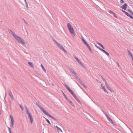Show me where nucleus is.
Returning a JSON list of instances; mask_svg holds the SVG:
<instances>
[{
	"instance_id": "f257e3e1",
	"label": "nucleus",
	"mask_w": 133,
	"mask_h": 133,
	"mask_svg": "<svg viewBox=\"0 0 133 133\" xmlns=\"http://www.w3.org/2000/svg\"><path fill=\"white\" fill-rule=\"evenodd\" d=\"M9 33L12 35L14 37L15 39L19 43H21L22 45H25V42L21 37L16 35L15 33H14L10 30H9Z\"/></svg>"
},
{
	"instance_id": "f03ea898",
	"label": "nucleus",
	"mask_w": 133,
	"mask_h": 133,
	"mask_svg": "<svg viewBox=\"0 0 133 133\" xmlns=\"http://www.w3.org/2000/svg\"><path fill=\"white\" fill-rule=\"evenodd\" d=\"M67 26L69 30L73 36H75V30L72 25L69 23L67 24Z\"/></svg>"
},
{
	"instance_id": "7ed1b4c3",
	"label": "nucleus",
	"mask_w": 133,
	"mask_h": 133,
	"mask_svg": "<svg viewBox=\"0 0 133 133\" xmlns=\"http://www.w3.org/2000/svg\"><path fill=\"white\" fill-rule=\"evenodd\" d=\"M38 107L41 109V110L46 115L48 116L51 118L55 120H57L53 116L50 115L49 113L47 112L45 110L43 109V108L40 105H38Z\"/></svg>"
},
{
	"instance_id": "20e7f679",
	"label": "nucleus",
	"mask_w": 133,
	"mask_h": 133,
	"mask_svg": "<svg viewBox=\"0 0 133 133\" xmlns=\"http://www.w3.org/2000/svg\"><path fill=\"white\" fill-rule=\"evenodd\" d=\"M25 108L26 110V113L28 115V117L30 119V121L31 123V124H32L33 122V119L32 117L30 111L28 110V108L26 106H25Z\"/></svg>"
},
{
	"instance_id": "39448f33",
	"label": "nucleus",
	"mask_w": 133,
	"mask_h": 133,
	"mask_svg": "<svg viewBox=\"0 0 133 133\" xmlns=\"http://www.w3.org/2000/svg\"><path fill=\"white\" fill-rule=\"evenodd\" d=\"M68 91L74 97L76 100L78 101V102L79 103H81L80 101L79 100V99L77 98L74 92L72 91L70 89L68 90Z\"/></svg>"
},
{
	"instance_id": "423d86ee",
	"label": "nucleus",
	"mask_w": 133,
	"mask_h": 133,
	"mask_svg": "<svg viewBox=\"0 0 133 133\" xmlns=\"http://www.w3.org/2000/svg\"><path fill=\"white\" fill-rule=\"evenodd\" d=\"M55 42L56 43L57 45H58V47L63 51L65 53H66V51L64 49L63 46L59 43H58L57 42L55 41Z\"/></svg>"
},
{
	"instance_id": "0eeeda50",
	"label": "nucleus",
	"mask_w": 133,
	"mask_h": 133,
	"mask_svg": "<svg viewBox=\"0 0 133 133\" xmlns=\"http://www.w3.org/2000/svg\"><path fill=\"white\" fill-rule=\"evenodd\" d=\"M10 116L11 119V124H12V127H14V121L13 117L11 115H10Z\"/></svg>"
},
{
	"instance_id": "6e6552de",
	"label": "nucleus",
	"mask_w": 133,
	"mask_h": 133,
	"mask_svg": "<svg viewBox=\"0 0 133 133\" xmlns=\"http://www.w3.org/2000/svg\"><path fill=\"white\" fill-rule=\"evenodd\" d=\"M55 127L57 128L59 133L63 132L62 130L59 128L57 126H55Z\"/></svg>"
},
{
	"instance_id": "1a4fd4ad",
	"label": "nucleus",
	"mask_w": 133,
	"mask_h": 133,
	"mask_svg": "<svg viewBox=\"0 0 133 133\" xmlns=\"http://www.w3.org/2000/svg\"><path fill=\"white\" fill-rule=\"evenodd\" d=\"M75 58L76 59L78 63L82 66H84L83 65L82 63L76 57H75Z\"/></svg>"
},
{
	"instance_id": "9d476101",
	"label": "nucleus",
	"mask_w": 133,
	"mask_h": 133,
	"mask_svg": "<svg viewBox=\"0 0 133 133\" xmlns=\"http://www.w3.org/2000/svg\"><path fill=\"white\" fill-rule=\"evenodd\" d=\"M109 12L111 14H113L114 15V16L116 18H117V17L116 16L114 12L113 11L109 10Z\"/></svg>"
},
{
	"instance_id": "9b49d317",
	"label": "nucleus",
	"mask_w": 133,
	"mask_h": 133,
	"mask_svg": "<svg viewBox=\"0 0 133 133\" xmlns=\"http://www.w3.org/2000/svg\"><path fill=\"white\" fill-rule=\"evenodd\" d=\"M121 10L123 12H125V4L121 7Z\"/></svg>"
},
{
	"instance_id": "f8f14e48",
	"label": "nucleus",
	"mask_w": 133,
	"mask_h": 133,
	"mask_svg": "<svg viewBox=\"0 0 133 133\" xmlns=\"http://www.w3.org/2000/svg\"><path fill=\"white\" fill-rule=\"evenodd\" d=\"M107 118L108 120L111 123L113 124V122L112 120L108 116H107Z\"/></svg>"
},
{
	"instance_id": "ddd939ff",
	"label": "nucleus",
	"mask_w": 133,
	"mask_h": 133,
	"mask_svg": "<svg viewBox=\"0 0 133 133\" xmlns=\"http://www.w3.org/2000/svg\"><path fill=\"white\" fill-rule=\"evenodd\" d=\"M101 87L102 89H103L104 91L107 93V94H108V92L107 91V90L103 86L102 84H101Z\"/></svg>"
},
{
	"instance_id": "4468645a",
	"label": "nucleus",
	"mask_w": 133,
	"mask_h": 133,
	"mask_svg": "<svg viewBox=\"0 0 133 133\" xmlns=\"http://www.w3.org/2000/svg\"><path fill=\"white\" fill-rule=\"evenodd\" d=\"M28 64L31 68H34V65L32 63L30 62H28Z\"/></svg>"
},
{
	"instance_id": "2eb2a0df",
	"label": "nucleus",
	"mask_w": 133,
	"mask_h": 133,
	"mask_svg": "<svg viewBox=\"0 0 133 133\" xmlns=\"http://www.w3.org/2000/svg\"><path fill=\"white\" fill-rule=\"evenodd\" d=\"M9 96L11 97V99L13 100H14V98L13 97L12 94L11 92H9Z\"/></svg>"
},
{
	"instance_id": "dca6fc26",
	"label": "nucleus",
	"mask_w": 133,
	"mask_h": 133,
	"mask_svg": "<svg viewBox=\"0 0 133 133\" xmlns=\"http://www.w3.org/2000/svg\"><path fill=\"white\" fill-rule=\"evenodd\" d=\"M125 15H126L127 16L130 17V18H131L132 17V16L130 15L129 14L128 12H127L126 11L125 12Z\"/></svg>"
},
{
	"instance_id": "f3484780",
	"label": "nucleus",
	"mask_w": 133,
	"mask_h": 133,
	"mask_svg": "<svg viewBox=\"0 0 133 133\" xmlns=\"http://www.w3.org/2000/svg\"><path fill=\"white\" fill-rule=\"evenodd\" d=\"M41 67H42V68L43 69V70H44V71L45 72H46V70L45 69L44 67L43 66V65H42L41 64Z\"/></svg>"
},
{
	"instance_id": "a211bd4d",
	"label": "nucleus",
	"mask_w": 133,
	"mask_h": 133,
	"mask_svg": "<svg viewBox=\"0 0 133 133\" xmlns=\"http://www.w3.org/2000/svg\"><path fill=\"white\" fill-rule=\"evenodd\" d=\"M82 41H83V42H84V43L86 45H87L88 44V43L86 42V41L83 39L82 38Z\"/></svg>"
},
{
	"instance_id": "6ab92c4d",
	"label": "nucleus",
	"mask_w": 133,
	"mask_h": 133,
	"mask_svg": "<svg viewBox=\"0 0 133 133\" xmlns=\"http://www.w3.org/2000/svg\"><path fill=\"white\" fill-rule=\"evenodd\" d=\"M97 43L100 46H101L103 49H104V46H103L101 43H100L99 42H98Z\"/></svg>"
},
{
	"instance_id": "aec40b11",
	"label": "nucleus",
	"mask_w": 133,
	"mask_h": 133,
	"mask_svg": "<svg viewBox=\"0 0 133 133\" xmlns=\"http://www.w3.org/2000/svg\"><path fill=\"white\" fill-rule=\"evenodd\" d=\"M128 11L132 15H133V12H132L131 10H130V9H128Z\"/></svg>"
},
{
	"instance_id": "412c9836",
	"label": "nucleus",
	"mask_w": 133,
	"mask_h": 133,
	"mask_svg": "<svg viewBox=\"0 0 133 133\" xmlns=\"http://www.w3.org/2000/svg\"><path fill=\"white\" fill-rule=\"evenodd\" d=\"M103 51L108 56L109 55V54L107 52L105 51L104 50Z\"/></svg>"
},
{
	"instance_id": "4be33fe9",
	"label": "nucleus",
	"mask_w": 133,
	"mask_h": 133,
	"mask_svg": "<svg viewBox=\"0 0 133 133\" xmlns=\"http://www.w3.org/2000/svg\"><path fill=\"white\" fill-rule=\"evenodd\" d=\"M128 54L130 55L131 56L132 55V54L131 53V52L129 51L128 50Z\"/></svg>"
},
{
	"instance_id": "5701e85b",
	"label": "nucleus",
	"mask_w": 133,
	"mask_h": 133,
	"mask_svg": "<svg viewBox=\"0 0 133 133\" xmlns=\"http://www.w3.org/2000/svg\"><path fill=\"white\" fill-rule=\"evenodd\" d=\"M71 104L73 107H75V106L74 105V104H73V103L71 101L69 103Z\"/></svg>"
},
{
	"instance_id": "b1692460",
	"label": "nucleus",
	"mask_w": 133,
	"mask_h": 133,
	"mask_svg": "<svg viewBox=\"0 0 133 133\" xmlns=\"http://www.w3.org/2000/svg\"><path fill=\"white\" fill-rule=\"evenodd\" d=\"M87 46H88V49H89L90 51H92L91 49V48H90V46H89V45H88V44Z\"/></svg>"
},
{
	"instance_id": "393cba45",
	"label": "nucleus",
	"mask_w": 133,
	"mask_h": 133,
	"mask_svg": "<svg viewBox=\"0 0 133 133\" xmlns=\"http://www.w3.org/2000/svg\"><path fill=\"white\" fill-rule=\"evenodd\" d=\"M45 119H46V121L49 124H51V123L47 119L45 118Z\"/></svg>"
},
{
	"instance_id": "a878e982",
	"label": "nucleus",
	"mask_w": 133,
	"mask_h": 133,
	"mask_svg": "<svg viewBox=\"0 0 133 133\" xmlns=\"http://www.w3.org/2000/svg\"><path fill=\"white\" fill-rule=\"evenodd\" d=\"M66 100H67V101L69 103H70V102H71V101L68 98H66Z\"/></svg>"
},
{
	"instance_id": "bb28decb",
	"label": "nucleus",
	"mask_w": 133,
	"mask_h": 133,
	"mask_svg": "<svg viewBox=\"0 0 133 133\" xmlns=\"http://www.w3.org/2000/svg\"><path fill=\"white\" fill-rule=\"evenodd\" d=\"M65 87L68 90L70 89L67 85H65Z\"/></svg>"
},
{
	"instance_id": "cd10ccee",
	"label": "nucleus",
	"mask_w": 133,
	"mask_h": 133,
	"mask_svg": "<svg viewBox=\"0 0 133 133\" xmlns=\"http://www.w3.org/2000/svg\"><path fill=\"white\" fill-rule=\"evenodd\" d=\"M19 106H20V108L22 110H24V108H23V107L20 104L19 105Z\"/></svg>"
},
{
	"instance_id": "c85d7f7f",
	"label": "nucleus",
	"mask_w": 133,
	"mask_h": 133,
	"mask_svg": "<svg viewBox=\"0 0 133 133\" xmlns=\"http://www.w3.org/2000/svg\"><path fill=\"white\" fill-rule=\"evenodd\" d=\"M120 3H124V2L123 0H121Z\"/></svg>"
},
{
	"instance_id": "c756f323",
	"label": "nucleus",
	"mask_w": 133,
	"mask_h": 133,
	"mask_svg": "<svg viewBox=\"0 0 133 133\" xmlns=\"http://www.w3.org/2000/svg\"><path fill=\"white\" fill-rule=\"evenodd\" d=\"M97 48L99 49V50H101L102 51H103V50H104L103 49H101L99 47H97Z\"/></svg>"
},
{
	"instance_id": "7c9ffc66",
	"label": "nucleus",
	"mask_w": 133,
	"mask_h": 133,
	"mask_svg": "<svg viewBox=\"0 0 133 133\" xmlns=\"http://www.w3.org/2000/svg\"><path fill=\"white\" fill-rule=\"evenodd\" d=\"M127 4L126 3H125V10L126 9V8H127Z\"/></svg>"
},
{
	"instance_id": "2f4dec72",
	"label": "nucleus",
	"mask_w": 133,
	"mask_h": 133,
	"mask_svg": "<svg viewBox=\"0 0 133 133\" xmlns=\"http://www.w3.org/2000/svg\"><path fill=\"white\" fill-rule=\"evenodd\" d=\"M105 85H106V86H107V87H109V85H108V84L107 83H105Z\"/></svg>"
},
{
	"instance_id": "473e14b6",
	"label": "nucleus",
	"mask_w": 133,
	"mask_h": 133,
	"mask_svg": "<svg viewBox=\"0 0 133 133\" xmlns=\"http://www.w3.org/2000/svg\"><path fill=\"white\" fill-rule=\"evenodd\" d=\"M63 94L64 96L65 97V98H67L66 96L64 94L63 92Z\"/></svg>"
},
{
	"instance_id": "72a5a7b5",
	"label": "nucleus",
	"mask_w": 133,
	"mask_h": 133,
	"mask_svg": "<svg viewBox=\"0 0 133 133\" xmlns=\"http://www.w3.org/2000/svg\"><path fill=\"white\" fill-rule=\"evenodd\" d=\"M82 85H83V86H84V87L85 88H87V87L85 85H84L83 83L82 84Z\"/></svg>"
},
{
	"instance_id": "f704fd0d",
	"label": "nucleus",
	"mask_w": 133,
	"mask_h": 133,
	"mask_svg": "<svg viewBox=\"0 0 133 133\" xmlns=\"http://www.w3.org/2000/svg\"><path fill=\"white\" fill-rule=\"evenodd\" d=\"M103 80L105 82V83H107V81L105 79H103Z\"/></svg>"
},
{
	"instance_id": "c9c22d12",
	"label": "nucleus",
	"mask_w": 133,
	"mask_h": 133,
	"mask_svg": "<svg viewBox=\"0 0 133 133\" xmlns=\"http://www.w3.org/2000/svg\"><path fill=\"white\" fill-rule=\"evenodd\" d=\"M8 129L9 130V132H10V131H11V129L9 128L8 127Z\"/></svg>"
},
{
	"instance_id": "e433bc0d",
	"label": "nucleus",
	"mask_w": 133,
	"mask_h": 133,
	"mask_svg": "<svg viewBox=\"0 0 133 133\" xmlns=\"http://www.w3.org/2000/svg\"><path fill=\"white\" fill-rule=\"evenodd\" d=\"M130 56H131V58H132V59H133V56L132 55H131Z\"/></svg>"
},
{
	"instance_id": "4c0bfd02",
	"label": "nucleus",
	"mask_w": 133,
	"mask_h": 133,
	"mask_svg": "<svg viewBox=\"0 0 133 133\" xmlns=\"http://www.w3.org/2000/svg\"><path fill=\"white\" fill-rule=\"evenodd\" d=\"M72 72H73L74 74H76L75 72L74 71H72Z\"/></svg>"
},
{
	"instance_id": "58836bf2",
	"label": "nucleus",
	"mask_w": 133,
	"mask_h": 133,
	"mask_svg": "<svg viewBox=\"0 0 133 133\" xmlns=\"http://www.w3.org/2000/svg\"><path fill=\"white\" fill-rule=\"evenodd\" d=\"M26 7L27 8H28V5L27 4H26Z\"/></svg>"
},
{
	"instance_id": "ea45409f",
	"label": "nucleus",
	"mask_w": 133,
	"mask_h": 133,
	"mask_svg": "<svg viewBox=\"0 0 133 133\" xmlns=\"http://www.w3.org/2000/svg\"><path fill=\"white\" fill-rule=\"evenodd\" d=\"M105 115H106V117H107V116H108V115L106 113H105Z\"/></svg>"
},
{
	"instance_id": "a19ab883",
	"label": "nucleus",
	"mask_w": 133,
	"mask_h": 133,
	"mask_svg": "<svg viewBox=\"0 0 133 133\" xmlns=\"http://www.w3.org/2000/svg\"><path fill=\"white\" fill-rule=\"evenodd\" d=\"M131 18L133 19V17L132 16V17H131Z\"/></svg>"
},
{
	"instance_id": "79ce46f5",
	"label": "nucleus",
	"mask_w": 133,
	"mask_h": 133,
	"mask_svg": "<svg viewBox=\"0 0 133 133\" xmlns=\"http://www.w3.org/2000/svg\"><path fill=\"white\" fill-rule=\"evenodd\" d=\"M9 132V133H11V131H10V132Z\"/></svg>"
},
{
	"instance_id": "37998d69",
	"label": "nucleus",
	"mask_w": 133,
	"mask_h": 133,
	"mask_svg": "<svg viewBox=\"0 0 133 133\" xmlns=\"http://www.w3.org/2000/svg\"><path fill=\"white\" fill-rule=\"evenodd\" d=\"M118 64V65L119 66V64Z\"/></svg>"
},
{
	"instance_id": "c03bdc74",
	"label": "nucleus",
	"mask_w": 133,
	"mask_h": 133,
	"mask_svg": "<svg viewBox=\"0 0 133 133\" xmlns=\"http://www.w3.org/2000/svg\"><path fill=\"white\" fill-rule=\"evenodd\" d=\"M132 64L133 65V63H132Z\"/></svg>"
},
{
	"instance_id": "a18cd8bd",
	"label": "nucleus",
	"mask_w": 133,
	"mask_h": 133,
	"mask_svg": "<svg viewBox=\"0 0 133 133\" xmlns=\"http://www.w3.org/2000/svg\"><path fill=\"white\" fill-rule=\"evenodd\" d=\"M126 127H127L128 128V127H127V126H126Z\"/></svg>"
},
{
	"instance_id": "49530a36",
	"label": "nucleus",
	"mask_w": 133,
	"mask_h": 133,
	"mask_svg": "<svg viewBox=\"0 0 133 133\" xmlns=\"http://www.w3.org/2000/svg\"><path fill=\"white\" fill-rule=\"evenodd\" d=\"M126 127H127L128 128V127H127V126H126Z\"/></svg>"
},
{
	"instance_id": "de8ad7c7",
	"label": "nucleus",
	"mask_w": 133,
	"mask_h": 133,
	"mask_svg": "<svg viewBox=\"0 0 133 133\" xmlns=\"http://www.w3.org/2000/svg\"><path fill=\"white\" fill-rule=\"evenodd\" d=\"M90 133H91V132H90Z\"/></svg>"
}]
</instances>
